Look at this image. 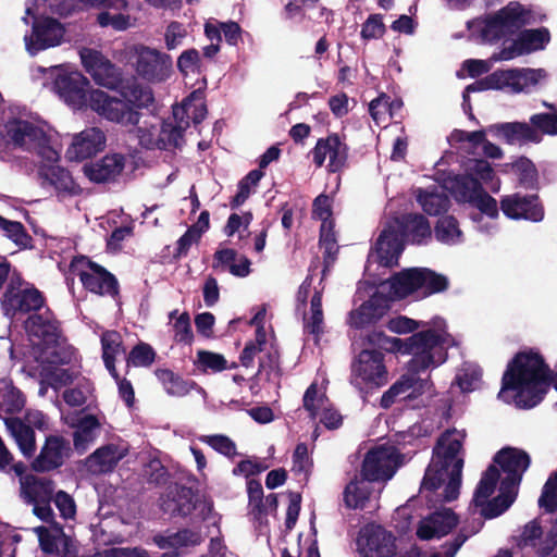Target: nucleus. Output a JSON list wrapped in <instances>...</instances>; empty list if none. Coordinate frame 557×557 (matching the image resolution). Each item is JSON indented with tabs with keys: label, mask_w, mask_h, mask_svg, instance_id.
Here are the masks:
<instances>
[{
	"label": "nucleus",
	"mask_w": 557,
	"mask_h": 557,
	"mask_svg": "<svg viewBox=\"0 0 557 557\" xmlns=\"http://www.w3.org/2000/svg\"><path fill=\"white\" fill-rule=\"evenodd\" d=\"M45 298L37 288L23 287L20 275H12L2 299V308L7 314L38 311L42 308Z\"/></svg>",
	"instance_id": "15"
},
{
	"label": "nucleus",
	"mask_w": 557,
	"mask_h": 557,
	"mask_svg": "<svg viewBox=\"0 0 557 557\" xmlns=\"http://www.w3.org/2000/svg\"><path fill=\"white\" fill-rule=\"evenodd\" d=\"M548 369L542 357L532 350L518 354L503 376L498 397L519 408L536 406L547 392Z\"/></svg>",
	"instance_id": "5"
},
{
	"label": "nucleus",
	"mask_w": 557,
	"mask_h": 557,
	"mask_svg": "<svg viewBox=\"0 0 557 557\" xmlns=\"http://www.w3.org/2000/svg\"><path fill=\"white\" fill-rule=\"evenodd\" d=\"M550 41L546 27L524 29L508 45L493 54L494 61H510L518 57L544 50Z\"/></svg>",
	"instance_id": "17"
},
{
	"label": "nucleus",
	"mask_w": 557,
	"mask_h": 557,
	"mask_svg": "<svg viewBox=\"0 0 557 557\" xmlns=\"http://www.w3.org/2000/svg\"><path fill=\"white\" fill-rule=\"evenodd\" d=\"M50 90L60 97L65 104L70 106V71L65 65L55 66L50 70Z\"/></svg>",
	"instance_id": "52"
},
{
	"label": "nucleus",
	"mask_w": 557,
	"mask_h": 557,
	"mask_svg": "<svg viewBox=\"0 0 557 557\" xmlns=\"http://www.w3.org/2000/svg\"><path fill=\"white\" fill-rule=\"evenodd\" d=\"M207 115L203 92L195 90L186 98L181 106L173 108V117L176 129H181L183 137L184 131L189 126L190 121L200 123Z\"/></svg>",
	"instance_id": "30"
},
{
	"label": "nucleus",
	"mask_w": 557,
	"mask_h": 557,
	"mask_svg": "<svg viewBox=\"0 0 557 557\" xmlns=\"http://www.w3.org/2000/svg\"><path fill=\"white\" fill-rule=\"evenodd\" d=\"M454 384L457 385L463 393L478 389L481 386L480 368L472 363H465L458 370Z\"/></svg>",
	"instance_id": "53"
},
{
	"label": "nucleus",
	"mask_w": 557,
	"mask_h": 557,
	"mask_svg": "<svg viewBox=\"0 0 557 557\" xmlns=\"http://www.w3.org/2000/svg\"><path fill=\"white\" fill-rule=\"evenodd\" d=\"M458 524V517L449 508H442L423 517L417 524L416 534L422 541L441 539Z\"/></svg>",
	"instance_id": "24"
},
{
	"label": "nucleus",
	"mask_w": 557,
	"mask_h": 557,
	"mask_svg": "<svg viewBox=\"0 0 557 557\" xmlns=\"http://www.w3.org/2000/svg\"><path fill=\"white\" fill-rule=\"evenodd\" d=\"M62 440L57 436L47 438L39 455L32 462V469L36 472L53 470L62 465Z\"/></svg>",
	"instance_id": "39"
},
{
	"label": "nucleus",
	"mask_w": 557,
	"mask_h": 557,
	"mask_svg": "<svg viewBox=\"0 0 557 557\" xmlns=\"http://www.w3.org/2000/svg\"><path fill=\"white\" fill-rule=\"evenodd\" d=\"M520 545L532 547L541 556L548 555L557 546V520L545 534L535 521L525 524L520 536Z\"/></svg>",
	"instance_id": "31"
},
{
	"label": "nucleus",
	"mask_w": 557,
	"mask_h": 557,
	"mask_svg": "<svg viewBox=\"0 0 557 557\" xmlns=\"http://www.w3.org/2000/svg\"><path fill=\"white\" fill-rule=\"evenodd\" d=\"M435 238L445 245L454 246L463 242V233L458 221L451 216L441 218L434 227Z\"/></svg>",
	"instance_id": "45"
},
{
	"label": "nucleus",
	"mask_w": 557,
	"mask_h": 557,
	"mask_svg": "<svg viewBox=\"0 0 557 557\" xmlns=\"http://www.w3.org/2000/svg\"><path fill=\"white\" fill-rule=\"evenodd\" d=\"M195 363L202 371L220 372L227 368V361L224 356L206 350H199L197 352Z\"/></svg>",
	"instance_id": "56"
},
{
	"label": "nucleus",
	"mask_w": 557,
	"mask_h": 557,
	"mask_svg": "<svg viewBox=\"0 0 557 557\" xmlns=\"http://www.w3.org/2000/svg\"><path fill=\"white\" fill-rule=\"evenodd\" d=\"M432 391L429 379L413 377L412 374H404L381 398V405L388 408L397 397L401 399L413 398Z\"/></svg>",
	"instance_id": "29"
},
{
	"label": "nucleus",
	"mask_w": 557,
	"mask_h": 557,
	"mask_svg": "<svg viewBox=\"0 0 557 557\" xmlns=\"http://www.w3.org/2000/svg\"><path fill=\"white\" fill-rule=\"evenodd\" d=\"M485 131H476L470 133L455 131L450 138L457 141H468L474 146L481 144L483 147V152L486 157L492 159H500L503 157L502 149L498 146L485 140Z\"/></svg>",
	"instance_id": "50"
},
{
	"label": "nucleus",
	"mask_w": 557,
	"mask_h": 557,
	"mask_svg": "<svg viewBox=\"0 0 557 557\" xmlns=\"http://www.w3.org/2000/svg\"><path fill=\"white\" fill-rule=\"evenodd\" d=\"M0 228L16 245L27 247L32 242V237L27 234L24 225L17 221H10L0 215Z\"/></svg>",
	"instance_id": "55"
},
{
	"label": "nucleus",
	"mask_w": 557,
	"mask_h": 557,
	"mask_svg": "<svg viewBox=\"0 0 557 557\" xmlns=\"http://www.w3.org/2000/svg\"><path fill=\"white\" fill-rule=\"evenodd\" d=\"M389 226H393L397 231L401 240L407 236L416 244L423 243L425 239L431 238L432 235L429 221L421 214H409L401 221L395 220Z\"/></svg>",
	"instance_id": "36"
},
{
	"label": "nucleus",
	"mask_w": 557,
	"mask_h": 557,
	"mask_svg": "<svg viewBox=\"0 0 557 557\" xmlns=\"http://www.w3.org/2000/svg\"><path fill=\"white\" fill-rule=\"evenodd\" d=\"M201 541L202 537L199 533L184 530L165 537H160L157 540V543L162 549H173L175 555H178L184 548L196 546Z\"/></svg>",
	"instance_id": "47"
},
{
	"label": "nucleus",
	"mask_w": 557,
	"mask_h": 557,
	"mask_svg": "<svg viewBox=\"0 0 557 557\" xmlns=\"http://www.w3.org/2000/svg\"><path fill=\"white\" fill-rule=\"evenodd\" d=\"M25 330L29 341L38 347L52 364H66L70 354L63 347L65 338L62 336L60 324L47 309L44 313H34L25 321Z\"/></svg>",
	"instance_id": "10"
},
{
	"label": "nucleus",
	"mask_w": 557,
	"mask_h": 557,
	"mask_svg": "<svg viewBox=\"0 0 557 557\" xmlns=\"http://www.w3.org/2000/svg\"><path fill=\"white\" fill-rule=\"evenodd\" d=\"M547 73L544 69L515 67L495 71L484 79L469 85L465 89L463 104H469V94L471 91L497 89L511 94H527L545 81Z\"/></svg>",
	"instance_id": "11"
},
{
	"label": "nucleus",
	"mask_w": 557,
	"mask_h": 557,
	"mask_svg": "<svg viewBox=\"0 0 557 557\" xmlns=\"http://www.w3.org/2000/svg\"><path fill=\"white\" fill-rule=\"evenodd\" d=\"M26 493L33 503L51 502L54 493V482L47 478L28 475L25 479Z\"/></svg>",
	"instance_id": "46"
},
{
	"label": "nucleus",
	"mask_w": 557,
	"mask_h": 557,
	"mask_svg": "<svg viewBox=\"0 0 557 557\" xmlns=\"http://www.w3.org/2000/svg\"><path fill=\"white\" fill-rule=\"evenodd\" d=\"M127 454V447L121 445H106L98 448L86 459V467L94 474L111 471Z\"/></svg>",
	"instance_id": "33"
},
{
	"label": "nucleus",
	"mask_w": 557,
	"mask_h": 557,
	"mask_svg": "<svg viewBox=\"0 0 557 557\" xmlns=\"http://www.w3.org/2000/svg\"><path fill=\"white\" fill-rule=\"evenodd\" d=\"M539 505L547 511H553L557 508V473L549 478L544 485L542 496L539 499Z\"/></svg>",
	"instance_id": "64"
},
{
	"label": "nucleus",
	"mask_w": 557,
	"mask_h": 557,
	"mask_svg": "<svg viewBox=\"0 0 557 557\" xmlns=\"http://www.w3.org/2000/svg\"><path fill=\"white\" fill-rule=\"evenodd\" d=\"M500 208L506 216L513 220L542 221L544 210L536 196L508 195L502 198Z\"/></svg>",
	"instance_id": "25"
},
{
	"label": "nucleus",
	"mask_w": 557,
	"mask_h": 557,
	"mask_svg": "<svg viewBox=\"0 0 557 557\" xmlns=\"http://www.w3.org/2000/svg\"><path fill=\"white\" fill-rule=\"evenodd\" d=\"M465 437V431L454 429L438 438L432 461L425 471L422 491L434 492L445 502L455 500L459 496Z\"/></svg>",
	"instance_id": "6"
},
{
	"label": "nucleus",
	"mask_w": 557,
	"mask_h": 557,
	"mask_svg": "<svg viewBox=\"0 0 557 557\" xmlns=\"http://www.w3.org/2000/svg\"><path fill=\"white\" fill-rule=\"evenodd\" d=\"M177 66L180 71L185 75L197 74L200 72V55L195 49L184 51L178 60Z\"/></svg>",
	"instance_id": "63"
},
{
	"label": "nucleus",
	"mask_w": 557,
	"mask_h": 557,
	"mask_svg": "<svg viewBox=\"0 0 557 557\" xmlns=\"http://www.w3.org/2000/svg\"><path fill=\"white\" fill-rule=\"evenodd\" d=\"M357 549L360 557H393L395 537L381 525L368 524L359 532Z\"/></svg>",
	"instance_id": "19"
},
{
	"label": "nucleus",
	"mask_w": 557,
	"mask_h": 557,
	"mask_svg": "<svg viewBox=\"0 0 557 557\" xmlns=\"http://www.w3.org/2000/svg\"><path fill=\"white\" fill-rule=\"evenodd\" d=\"M351 384L361 393L380 388L388 381L383 355L373 349H363L352 363Z\"/></svg>",
	"instance_id": "13"
},
{
	"label": "nucleus",
	"mask_w": 557,
	"mask_h": 557,
	"mask_svg": "<svg viewBox=\"0 0 557 557\" xmlns=\"http://www.w3.org/2000/svg\"><path fill=\"white\" fill-rule=\"evenodd\" d=\"M544 14L535 12L532 8L519 2H509L494 15L468 22V29L472 39L481 42H495L517 33L521 27L541 22Z\"/></svg>",
	"instance_id": "8"
},
{
	"label": "nucleus",
	"mask_w": 557,
	"mask_h": 557,
	"mask_svg": "<svg viewBox=\"0 0 557 557\" xmlns=\"http://www.w3.org/2000/svg\"><path fill=\"white\" fill-rule=\"evenodd\" d=\"M486 132L508 144L541 140L537 132L527 123L512 122L491 125Z\"/></svg>",
	"instance_id": "34"
},
{
	"label": "nucleus",
	"mask_w": 557,
	"mask_h": 557,
	"mask_svg": "<svg viewBox=\"0 0 557 557\" xmlns=\"http://www.w3.org/2000/svg\"><path fill=\"white\" fill-rule=\"evenodd\" d=\"M199 440L224 456L233 457L236 455L235 443L225 435H202Z\"/></svg>",
	"instance_id": "58"
},
{
	"label": "nucleus",
	"mask_w": 557,
	"mask_h": 557,
	"mask_svg": "<svg viewBox=\"0 0 557 557\" xmlns=\"http://www.w3.org/2000/svg\"><path fill=\"white\" fill-rule=\"evenodd\" d=\"M369 111L377 125L386 123L389 117H393V114L391 113L389 98L384 95L370 102Z\"/></svg>",
	"instance_id": "62"
},
{
	"label": "nucleus",
	"mask_w": 557,
	"mask_h": 557,
	"mask_svg": "<svg viewBox=\"0 0 557 557\" xmlns=\"http://www.w3.org/2000/svg\"><path fill=\"white\" fill-rule=\"evenodd\" d=\"M373 481L360 474L351 480L344 491V502L348 508L362 509L374 493Z\"/></svg>",
	"instance_id": "40"
},
{
	"label": "nucleus",
	"mask_w": 557,
	"mask_h": 557,
	"mask_svg": "<svg viewBox=\"0 0 557 557\" xmlns=\"http://www.w3.org/2000/svg\"><path fill=\"white\" fill-rule=\"evenodd\" d=\"M500 185V178L486 160L473 159L466 163L465 176L455 178L447 186L457 202L468 203L479 210L480 213L472 216L475 228L481 233L493 234L497 230L499 210L496 199L484 187L498 193Z\"/></svg>",
	"instance_id": "3"
},
{
	"label": "nucleus",
	"mask_w": 557,
	"mask_h": 557,
	"mask_svg": "<svg viewBox=\"0 0 557 557\" xmlns=\"http://www.w3.org/2000/svg\"><path fill=\"white\" fill-rule=\"evenodd\" d=\"M77 79L72 75V84ZM89 104L92 110L110 121L122 124L125 127H134L135 133L143 147L152 149H168L178 147L182 136L181 129H176L172 122H161L157 116L148 115L141 119L124 101L108 96L107 92L72 85V107Z\"/></svg>",
	"instance_id": "1"
},
{
	"label": "nucleus",
	"mask_w": 557,
	"mask_h": 557,
	"mask_svg": "<svg viewBox=\"0 0 557 557\" xmlns=\"http://www.w3.org/2000/svg\"><path fill=\"white\" fill-rule=\"evenodd\" d=\"M391 304L376 288V292L359 308L351 310L347 323L354 329H363L381 320L388 311Z\"/></svg>",
	"instance_id": "26"
},
{
	"label": "nucleus",
	"mask_w": 557,
	"mask_h": 557,
	"mask_svg": "<svg viewBox=\"0 0 557 557\" xmlns=\"http://www.w3.org/2000/svg\"><path fill=\"white\" fill-rule=\"evenodd\" d=\"M313 215L321 224V245L331 253L334 249L335 237L333 233L332 199L326 195L318 196L313 201Z\"/></svg>",
	"instance_id": "37"
},
{
	"label": "nucleus",
	"mask_w": 557,
	"mask_h": 557,
	"mask_svg": "<svg viewBox=\"0 0 557 557\" xmlns=\"http://www.w3.org/2000/svg\"><path fill=\"white\" fill-rule=\"evenodd\" d=\"M404 250V240L393 226L382 231L374 248L370 251L366 273L374 277L380 274V268H392L398 264Z\"/></svg>",
	"instance_id": "14"
},
{
	"label": "nucleus",
	"mask_w": 557,
	"mask_h": 557,
	"mask_svg": "<svg viewBox=\"0 0 557 557\" xmlns=\"http://www.w3.org/2000/svg\"><path fill=\"white\" fill-rule=\"evenodd\" d=\"M126 7L110 5L104 3L103 10L97 15V22L101 27H111L116 32H124L136 25V18L128 13Z\"/></svg>",
	"instance_id": "38"
},
{
	"label": "nucleus",
	"mask_w": 557,
	"mask_h": 557,
	"mask_svg": "<svg viewBox=\"0 0 557 557\" xmlns=\"http://www.w3.org/2000/svg\"><path fill=\"white\" fill-rule=\"evenodd\" d=\"M529 465L530 457L523 450L508 447L498 451L475 488L471 504L474 513L492 519L505 512L515 502Z\"/></svg>",
	"instance_id": "2"
},
{
	"label": "nucleus",
	"mask_w": 557,
	"mask_h": 557,
	"mask_svg": "<svg viewBox=\"0 0 557 557\" xmlns=\"http://www.w3.org/2000/svg\"><path fill=\"white\" fill-rule=\"evenodd\" d=\"M401 462L400 456L394 446L382 445L367 454L361 473L373 482L386 481L394 475Z\"/></svg>",
	"instance_id": "18"
},
{
	"label": "nucleus",
	"mask_w": 557,
	"mask_h": 557,
	"mask_svg": "<svg viewBox=\"0 0 557 557\" xmlns=\"http://www.w3.org/2000/svg\"><path fill=\"white\" fill-rule=\"evenodd\" d=\"M448 278L426 268H408L379 284L377 289L391 304L416 293L429 296L448 288Z\"/></svg>",
	"instance_id": "9"
},
{
	"label": "nucleus",
	"mask_w": 557,
	"mask_h": 557,
	"mask_svg": "<svg viewBox=\"0 0 557 557\" xmlns=\"http://www.w3.org/2000/svg\"><path fill=\"white\" fill-rule=\"evenodd\" d=\"M34 532L37 534L40 549L45 554H59L58 540L60 534H62L63 541L65 537L70 540V536L65 535L61 528H57L55 533H53L47 527L39 525L34 529Z\"/></svg>",
	"instance_id": "54"
},
{
	"label": "nucleus",
	"mask_w": 557,
	"mask_h": 557,
	"mask_svg": "<svg viewBox=\"0 0 557 557\" xmlns=\"http://www.w3.org/2000/svg\"><path fill=\"white\" fill-rule=\"evenodd\" d=\"M103 417L92 411H82L72 420V442L78 453L87 450L100 436Z\"/></svg>",
	"instance_id": "21"
},
{
	"label": "nucleus",
	"mask_w": 557,
	"mask_h": 557,
	"mask_svg": "<svg viewBox=\"0 0 557 557\" xmlns=\"http://www.w3.org/2000/svg\"><path fill=\"white\" fill-rule=\"evenodd\" d=\"M530 122L543 134L557 135V111L534 114L531 116Z\"/></svg>",
	"instance_id": "61"
},
{
	"label": "nucleus",
	"mask_w": 557,
	"mask_h": 557,
	"mask_svg": "<svg viewBox=\"0 0 557 557\" xmlns=\"http://www.w3.org/2000/svg\"><path fill=\"white\" fill-rule=\"evenodd\" d=\"M123 53L137 77L145 82L161 83L171 75L172 60L170 55L154 48L141 44L128 45Z\"/></svg>",
	"instance_id": "12"
},
{
	"label": "nucleus",
	"mask_w": 557,
	"mask_h": 557,
	"mask_svg": "<svg viewBox=\"0 0 557 557\" xmlns=\"http://www.w3.org/2000/svg\"><path fill=\"white\" fill-rule=\"evenodd\" d=\"M428 330L419 332L407 339H395L397 351L411 356L408 372L417 377L420 371L436 368L447 359V347L454 344V339L446 332V323L441 318H434Z\"/></svg>",
	"instance_id": "7"
},
{
	"label": "nucleus",
	"mask_w": 557,
	"mask_h": 557,
	"mask_svg": "<svg viewBox=\"0 0 557 557\" xmlns=\"http://www.w3.org/2000/svg\"><path fill=\"white\" fill-rule=\"evenodd\" d=\"M101 346L104 366L110 374L117 379L115 359L124 352L121 334L115 331L104 332L101 336Z\"/></svg>",
	"instance_id": "44"
},
{
	"label": "nucleus",
	"mask_w": 557,
	"mask_h": 557,
	"mask_svg": "<svg viewBox=\"0 0 557 557\" xmlns=\"http://www.w3.org/2000/svg\"><path fill=\"white\" fill-rule=\"evenodd\" d=\"M72 407L91 401L92 386L89 380L84 376H72Z\"/></svg>",
	"instance_id": "57"
},
{
	"label": "nucleus",
	"mask_w": 557,
	"mask_h": 557,
	"mask_svg": "<svg viewBox=\"0 0 557 557\" xmlns=\"http://www.w3.org/2000/svg\"><path fill=\"white\" fill-rule=\"evenodd\" d=\"M463 175H456L448 177L444 181V185H433L426 188H418L416 190V200L422 210L430 215H438L449 209L450 201L445 190H451L447 185L457 177Z\"/></svg>",
	"instance_id": "27"
},
{
	"label": "nucleus",
	"mask_w": 557,
	"mask_h": 557,
	"mask_svg": "<svg viewBox=\"0 0 557 557\" xmlns=\"http://www.w3.org/2000/svg\"><path fill=\"white\" fill-rule=\"evenodd\" d=\"M125 166V158L120 153H108L100 160L83 166L84 174L96 183L114 181Z\"/></svg>",
	"instance_id": "32"
},
{
	"label": "nucleus",
	"mask_w": 557,
	"mask_h": 557,
	"mask_svg": "<svg viewBox=\"0 0 557 557\" xmlns=\"http://www.w3.org/2000/svg\"><path fill=\"white\" fill-rule=\"evenodd\" d=\"M385 24L380 14H371L361 27V38L364 40L380 39L385 34Z\"/></svg>",
	"instance_id": "60"
},
{
	"label": "nucleus",
	"mask_w": 557,
	"mask_h": 557,
	"mask_svg": "<svg viewBox=\"0 0 557 557\" xmlns=\"http://www.w3.org/2000/svg\"><path fill=\"white\" fill-rule=\"evenodd\" d=\"M331 403L325 395V387L312 383L304 395V407L312 418L321 416L324 410H327Z\"/></svg>",
	"instance_id": "48"
},
{
	"label": "nucleus",
	"mask_w": 557,
	"mask_h": 557,
	"mask_svg": "<svg viewBox=\"0 0 557 557\" xmlns=\"http://www.w3.org/2000/svg\"><path fill=\"white\" fill-rule=\"evenodd\" d=\"M26 404L24 393L17 388L12 380H0V410L9 414L21 412Z\"/></svg>",
	"instance_id": "42"
},
{
	"label": "nucleus",
	"mask_w": 557,
	"mask_h": 557,
	"mask_svg": "<svg viewBox=\"0 0 557 557\" xmlns=\"http://www.w3.org/2000/svg\"><path fill=\"white\" fill-rule=\"evenodd\" d=\"M156 375L166 393L172 396H184L194 387L193 382L185 381L166 369L157 370Z\"/></svg>",
	"instance_id": "51"
},
{
	"label": "nucleus",
	"mask_w": 557,
	"mask_h": 557,
	"mask_svg": "<svg viewBox=\"0 0 557 557\" xmlns=\"http://www.w3.org/2000/svg\"><path fill=\"white\" fill-rule=\"evenodd\" d=\"M156 354L151 346L145 343L136 345L128 355L127 363L134 367H149Z\"/></svg>",
	"instance_id": "59"
},
{
	"label": "nucleus",
	"mask_w": 557,
	"mask_h": 557,
	"mask_svg": "<svg viewBox=\"0 0 557 557\" xmlns=\"http://www.w3.org/2000/svg\"><path fill=\"white\" fill-rule=\"evenodd\" d=\"M5 424L14 436L22 454L27 458L32 457L36 449L34 430L18 418L7 419Z\"/></svg>",
	"instance_id": "43"
},
{
	"label": "nucleus",
	"mask_w": 557,
	"mask_h": 557,
	"mask_svg": "<svg viewBox=\"0 0 557 557\" xmlns=\"http://www.w3.org/2000/svg\"><path fill=\"white\" fill-rule=\"evenodd\" d=\"M65 27L52 16L36 15L32 24V35L25 36L26 49L30 54L61 44Z\"/></svg>",
	"instance_id": "16"
},
{
	"label": "nucleus",
	"mask_w": 557,
	"mask_h": 557,
	"mask_svg": "<svg viewBox=\"0 0 557 557\" xmlns=\"http://www.w3.org/2000/svg\"><path fill=\"white\" fill-rule=\"evenodd\" d=\"M309 298L310 311L305 314V327L308 332L318 335L323 325L322 295L320 289L312 288V278H306L297 293L298 302L305 304Z\"/></svg>",
	"instance_id": "28"
},
{
	"label": "nucleus",
	"mask_w": 557,
	"mask_h": 557,
	"mask_svg": "<svg viewBox=\"0 0 557 557\" xmlns=\"http://www.w3.org/2000/svg\"><path fill=\"white\" fill-rule=\"evenodd\" d=\"M72 274L79 276L84 287L99 295H115L117 283L103 268L86 261L85 258L72 260Z\"/></svg>",
	"instance_id": "20"
},
{
	"label": "nucleus",
	"mask_w": 557,
	"mask_h": 557,
	"mask_svg": "<svg viewBox=\"0 0 557 557\" xmlns=\"http://www.w3.org/2000/svg\"><path fill=\"white\" fill-rule=\"evenodd\" d=\"M312 159L317 166L326 165L330 172H337L346 162L347 147L337 135H330L318 140Z\"/></svg>",
	"instance_id": "23"
},
{
	"label": "nucleus",
	"mask_w": 557,
	"mask_h": 557,
	"mask_svg": "<svg viewBox=\"0 0 557 557\" xmlns=\"http://www.w3.org/2000/svg\"><path fill=\"white\" fill-rule=\"evenodd\" d=\"M504 173L512 171L521 186L532 188L537 183V171L533 162L527 158H519L513 163H506L503 165Z\"/></svg>",
	"instance_id": "49"
},
{
	"label": "nucleus",
	"mask_w": 557,
	"mask_h": 557,
	"mask_svg": "<svg viewBox=\"0 0 557 557\" xmlns=\"http://www.w3.org/2000/svg\"><path fill=\"white\" fill-rule=\"evenodd\" d=\"M106 147V136L97 127H89L77 135L72 140V154L77 159H87L103 150Z\"/></svg>",
	"instance_id": "35"
},
{
	"label": "nucleus",
	"mask_w": 557,
	"mask_h": 557,
	"mask_svg": "<svg viewBox=\"0 0 557 557\" xmlns=\"http://www.w3.org/2000/svg\"><path fill=\"white\" fill-rule=\"evenodd\" d=\"M265 317V309L261 308L251 319L250 324L256 326V343H249L240 355V361L244 367H250L253 362L255 356L265 349L267 334L263 329V321Z\"/></svg>",
	"instance_id": "41"
},
{
	"label": "nucleus",
	"mask_w": 557,
	"mask_h": 557,
	"mask_svg": "<svg viewBox=\"0 0 557 557\" xmlns=\"http://www.w3.org/2000/svg\"><path fill=\"white\" fill-rule=\"evenodd\" d=\"M82 64L85 70L99 84L108 88H115L120 83V73L109 60L94 49L83 48L79 51Z\"/></svg>",
	"instance_id": "22"
},
{
	"label": "nucleus",
	"mask_w": 557,
	"mask_h": 557,
	"mask_svg": "<svg viewBox=\"0 0 557 557\" xmlns=\"http://www.w3.org/2000/svg\"><path fill=\"white\" fill-rule=\"evenodd\" d=\"M7 138L15 148L40 158L38 175L53 186L60 198L70 195V172L58 165L60 153L51 145V137L42 127L25 120L14 119L5 124Z\"/></svg>",
	"instance_id": "4"
}]
</instances>
